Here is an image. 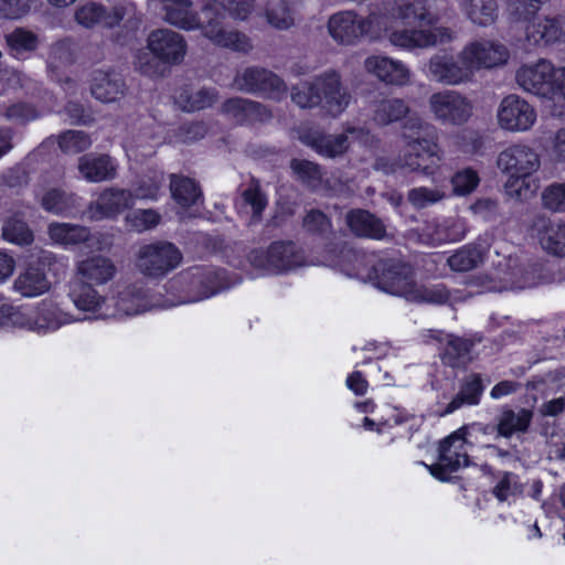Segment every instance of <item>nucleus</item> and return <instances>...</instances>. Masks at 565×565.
Wrapping results in <instances>:
<instances>
[{
	"instance_id": "1",
	"label": "nucleus",
	"mask_w": 565,
	"mask_h": 565,
	"mask_svg": "<svg viewBox=\"0 0 565 565\" xmlns=\"http://www.w3.org/2000/svg\"><path fill=\"white\" fill-rule=\"evenodd\" d=\"M439 20V0H394L385 13L371 12L365 18L352 10L337 12L328 20V32L341 45L385 38L391 45L412 51L455 40L450 28L436 25Z\"/></svg>"
},
{
	"instance_id": "2",
	"label": "nucleus",
	"mask_w": 565,
	"mask_h": 565,
	"mask_svg": "<svg viewBox=\"0 0 565 565\" xmlns=\"http://www.w3.org/2000/svg\"><path fill=\"white\" fill-rule=\"evenodd\" d=\"M354 275L369 280L380 290L403 297L412 302L444 303L450 299L449 292L440 285H423L413 278L411 266L394 259L376 260L374 255L356 256Z\"/></svg>"
},
{
	"instance_id": "3",
	"label": "nucleus",
	"mask_w": 565,
	"mask_h": 565,
	"mask_svg": "<svg viewBox=\"0 0 565 565\" xmlns=\"http://www.w3.org/2000/svg\"><path fill=\"white\" fill-rule=\"evenodd\" d=\"M255 12V0H204L205 38L214 45L236 52H249L250 39L243 32L223 26L226 17L236 22L247 21Z\"/></svg>"
},
{
	"instance_id": "4",
	"label": "nucleus",
	"mask_w": 565,
	"mask_h": 565,
	"mask_svg": "<svg viewBox=\"0 0 565 565\" xmlns=\"http://www.w3.org/2000/svg\"><path fill=\"white\" fill-rule=\"evenodd\" d=\"M351 94L343 86L341 76L335 71H327L311 82H303L292 87L291 100L301 108L321 106L332 116H340L351 103Z\"/></svg>"
},
{
	"instance_id": "5",
	"label": "nucleus",
	"mask_w": 565,
	"mask_h": 565,
	"mask_svg": "<svg viewBox=\"0 0 565 565\" xmlns=\"http://www.w3.org/2000/svg\"><path fill=\"white\" fill-rule=\"evenodd\" d=\"M433 126L418 116H411L403 125L402 137L406 151L398 157L396 167L411 172L434 175L440 167V150L430 139L422 138Z\"/></svg>"
},
{
	"instance_id": "6",
	"label": "nucleus",
	"mask_w": 565,
	"mask_h": 565,
	"mask_svg": "<svg viewBox=\"0 0 565 565\" xmlns=\"http://www.w3.org/2000/svg\"><path fill=\"white\" fill-rule=\"evenodd\" d=\"M518 86L547 100H565V66L555 67L545 58L522 64L515 72Z\"/></svg>"
},
{
	"instance_id": "7",
	"label": "nucleus",
	"mask_w": 565,
	"mask_h": 565,
	"mask_svg": "<svg viewBox=\"0 0 565 565\" xmlns=\"http://www.w3.org/2000/svg\"><path fill=\"white\" fill-rule=\"evenodd\" d=\"M297 137L300 142L326 158L342 156L349 149L351 141L369 145L372 140L370 132L363 128H348L343 134L323 135L317 129L303 126L297 130Z\"/></svg>"
},
{
	"instance_id": "8",
	"label": "nucleus",
	"mask_w": 565,
	"mask_h": 565,
	"mask_svg": "<svg viewBox=\"0 0 565 565\" xmlns=\"http://www.w3.org/2000/svg\"><path fill=\"white\" fill-rule=\"evenodd\" d=\"M427 107L431 117L443 125L462 126L473 115L472 102L452 89L433 93L428 97Z\"/></svg>"
},
{
	"instance_id": "9",
	"label": "nucleus",
	"mask_w": 565,
	"mask_h": 565,
	"mask_svg": "<svg viewBox=\"0 0 565 565\" xmlns=\"http://www.w3.org/2000/svg\"><path fill=\"white\" fill-rule=\"evenodd\" d=\"M466 428H459L439 445L438 461L435 465H425L430 475L440 480H449L452 472L469 465L468 443Z\"/></svg>"
},
{
	"instance_id": "10",
	"label": "nucleus",
	"mask_w": 565,
	"mask_h": 565,
	"mask_svg": "<svg viewBox=\"0 0 565 565\" xmlns=\"http://www.w3.org/2000/svg\"><path fill=\"white\" fill-rule=\"evenodd\" d=\"M498 127L507 132L530 131L537 121L535 107L518 94L504 96L495 110Z\"/></svg>"
},
{
	"instance_id": "11",
	"label": "nucleus",
	"mask_w": 565,
	"mask_h": 565,
	"mask_svg": "<svg viewBox=\"0 0 565 565\" xmlns=\"http://www.w3.org/2000/svg\"><path fill=\"white\" fill-rule=\"evenodd\" d=\"M461 58L466 61L473 78L476 72L480 70H492L505 65L510 58V50L497 40L476 39L463 45Z\"/></svg>"
},
{
	"instance_id": "12",
	"label": "nucleus",
	"mask_w": 565,
	"mask_h": 565,
	"mask_svg": "<svg viewBox=\"0 0 565 565\" xmlns=\"http://www.w3.org/2000/svg\"><path fill=\"white\" fill-rule=\"evenodd\" d=\"M424 73L429 81L445 86H459L473 79L466 61L461 58V50L456 56L448 53L431 55Z\"/></svg>"
},
{
	"instance_id": "13",
	"label": "nucleus",
	"mask_w": 565,
	"mask_h": 565,
	"mask_svg": "<svg viewBox=\"0 0 565 565\" xmlns=\"http://www.w3.org/2000/svg\"><path fill=\"white\" fill-rule=\"evenodd\" d=\"M181 262V253L170 243H154L140 248L137 266L141 273L151 277L166 275Z\"/></svg>"
},
{
	"instance_id": "14",
	"label": "nucleus",
	"mask_w": 565,
	"mask_h": 565,
	"mask_svg": "<svg viewBox=\"0 0 565 565\" xmlns=\"http://www.w3.org/2000/svg\"><path fill=\"white\" fill-rule=\"evenodd\" d=\"M364 71L388 86L405 87L413 83V72L403 61L373 54L363 62Z\"/></svg>"
},
{
	"instance_id": "15",
	"label": "nucleus",
	"mask_w": 565,
	"mask_h": 565,
	"mask_svg": "<svg viewBox=\"0 0 565 565\" xmlns=\"http://www.w3.org/2000/svg\"><path fill=\"white\" fill-rule=\"evenodd\" d=\"M147 290L137 284L125 286L109 296V318H126L145 313L154 308Z\"/></svg>"
},
{
	"instance_id": "16",
	"label": "nucleus",
	"mask_w": 565,
	"mask_h": 565,
	"mask_svg": "<svg viewBox=\"0 0 565 565\" xmlns=\"http://www.w3.org/2000/svg\"><path fill=\"white\" fill-rule=\"evenodd\" d=\"M134 206L131 189L109 186L100 191L89 204L87 215L89 220H115L125 210Z\"/></svg>"
},
{
	"instance_id": "17",
	"label": "nucleus",
	"mask_w": 565,
	"mask_h": 565,
	"mask_svg": "<svg viewBox=\"0 0 565 565\" xmlns=\"http://www.w3.org/2000/svg\"><path fill=\"white\" fill-rule=\"evenodd\" d=\"M497 167L504 174H534L541 167V159L534 148L518 142L498 154Z\"/></svg>"
},
{
	"instance_id": "18",
	"label": "nucleus",
	"mask_w": 565,
	"mask_h": 565,
	"mask_svg": "<svg viewBox=\"0 0 565 565\" xmlns=\"http://www.w3.org/2000/svg\"><path fill=\"white\" fill-rule=\"evenodd\" d=\"M250 262L256 267L271 273H284L300 266L302 257L295 244L277 242L273 243L266 252H253Z\"/></svg>"
},
{
	"instance_id": "19",
	"label": "nucleus",
	"mask_w": 565,
	"mask_h": 565,
	"mask_svg": "<svg viewBox=\"0 0 565 565\" xmlns=\"http://www.w3.org/2000/svg\"><path fill=\"white\" fill-rule=\"evenodd\" d=\"M234 86L239 90L259 92L273 99H280L287 89L277 75L263 68H246L238 73Z\"/></svg>"
},
{
	"instance_id": "20",
	"label": "nucleus",
	"mask_w": 565,
	"mask_h": 565,
	"mask_svg": "<svg viewBox=\"0 0 565 565\" xmlns=\"http://www.w3.org/2000/svg\"><path fill=\"white\" fill-rule=\"evenodd\" d=\"M79 280L70 285L68 296L75 308L95 319H109V297H104L95 287Z\"/></svg>"
},
{
	"instance_id": "21",
	"label": "nucleus",
	"mask_w": 565,
	"mask_h": 565,
	"mask_svg": "<svg viewBox=\"0 0 565 565\" xmlns=\"http://www.w3.org/2000/svg\"><path fill=\"white\" fill-rule=\"evenodd\" d=\"M468 227L461 217L427 221L419 233V241L427 245L456 243L465 238Z\"/></svg>"
},
{
	"instance_id": "22",
	"label": "nucleus",
	"mask_w": 565,
	"mask_h": 565,
	"mask_svg": "<svg viewBox=\"0 0 565 565\" xmlns=\"http://www.w3.org/2000/svg\"><path fill=\"white\" fill-rule=\"evenodd\" d=\"M162 10L168 23L186 31L201 30L205 36L206 23L202 7L196 11L191 0H163Z\"/></svg>"
},
{
	"instance_id": "23",
	"label": "nucleus",
	"mask_w": 565,
	"mask_h": 565,
	"mask_svg": "<svg viewBox=\"0 0 565 565\" xmlns=\"http://www.w3.org/2000/svg\"><path fill=\"white\" fill-rule=\"evenodd\" d=\"M89 89L92 96L104 104L118 103L127 93L124 78L113 70L94 71L90 76Z\"/></svg>"
},
{
	"instance_id": "24",
	"label": "nucleus",
	"mask_w": 565,
	"mask_h": 565,
	"mask_svg": "<svg viewBox=\"0 0 565 565\" xmlns=\"http://www.w3.org/2000/svg\"><path fill=\"white\" fill-rule=\"evenodd\" d=\"M75 273V280L103 286L115 278L117 267L113 259L107 256L90 255L76 262Z\"/></svg>"
},
{
	"instance_id": "25",
	"label": "nucleus",
	"mask_w": 565,
	"mask_h": 565,
	"mask_svg": "<svg viewBox=\"0 0 565 565\" xmlns=\"http://www.w3.org/2000/svg\"><path fill=\"white\" fill-rule=\"evenodd\" d=\"M148 47L153 55L167 63H177L185 54L183 36L168 29L153 31L148 38Z\"/></svg>"
},
{
	"instance_id": "26",
	"label": "nucleus",
	"mask_w": 565,
	"mask_h": 565,
	"mask_svg": "<svg viewBox=\"0 0 565 565\" xmlns=\"http://www.w3.org/2000/svg\"><path fill=\"white\" fill-rule=\"evenodd\" d=\"M77 170L85 181L99 183L117 177L118 162L108 154L90 152L78 158Z\"/></svg>"
},
{
	"instance_id": "27",
	"label": "nucleus",
	"mask_w": 565,
	"mask_h": 565,
	"mask_svg": "<svg viewBox=\"0 0 565 565\" xmlns=\"http://www.w3.org/2000/svg\"><path fill=\"white\" fill-rule=\"evenodd\" d=\"M124 15L125 9L121 7L107 10L98 2L86 1L76 9L74 18L79 25L90 29L98 24L113 28L119 24Z\"/></svg>"
},
{
	"instance_id": "28",
	"label": "nucleus",
	"mask_w": 565,
	"mask_h": 565,
	"mask_svg": "<svg viewBox=\"0 0 565 565\" xmlns=\"http://www.w3.org/2000/svg\"><path fill=\"white\" fill-rule=\"evenodd\" d=\"M532 227L544 250L555 256L565 257L564 222L561 220H551L545 216H537Z\"/></svg>"
},
{
	"instance_id": "29",
	"label": "nucleus",
	"mask_w": 565,
	"mask_h": 565,
	"mask_svg": "<svg viewBox=\"0 0 565 565\" xmlns=\"http://www.w3.org/2000/svg\"><path fill=\"white\" fill-rule=\"evenodd\" d=\"M77 321L70 312L64 311L51 301H43L35 317H29V330L46 334L58 330L65 324Z\"/></svg>"
},
{
	"instance_id": "30",
	"label": "nucleus",
	"mask_w": 565,
	"mask_h": 565,
	"mask_svg": "<svg viewBox=\"0 0 565 565\" xmlns=\"http://www.w3.org/2000/svg\"><path fill=\"white\" fill-rule=\"evenodd\" d=\"M12 289L24 298H35L51 289V281L40 267L29 266L13 281Z\"/></svg>"
},
{
	"instance_id": "31",
	"label": "nucleus",
	"mask_w": 565,
	"mask_h": 565,
	"mask_svg": "<svg viewBox=\"0 0 565 565\" xmlns=\"http://www.w3.org/2000/svg\"><path fill=\"white\" fill-rule=\"evenodd\" d=\"M526 40L533 45L550 44L564 41L558 19L534 18L526 26Z\"/></svg>"
},
{
	"instance_id": "32",
	"label": "nucleus",
	"mask_w": 565,
	"mask_h": 565,
	"mask_svg": "<svg viewBox=\"0 0 565 565\" xmlns=\"http://www.w3.org/2000/svg\"><path fill=\"white\" fill-rule=\"evenodd\" d=\"M50 239L66 249L88 243L92 238L87 227L70 223H51L47 228Z\"/></svg>"
},
{
	"instance_id": "33",
	"label": "nucleus",
	"mask_w": 565,
	"mask_h": 565,
	"mask_svg": "<svg viewBox=\"0 0 565 565\" xmlns=\"http://www.w3.org/2000/svg\"><path fill=\"white\" fill-rule=\"evenodd\" d=\"M223 113L236 122L265 120L269 117L267 109L257 103L232 98L223 105Z\"/></svg>"
},
{
	"instance_id": "34",
	"label": "nucleus",
	"mask_w": 565,
	"mask_h": 565,
	"mask_svg": "<svg viewBox=\"0 0 565 565\" xmlns=\"http://www.w3.org/2000/svg\"><path fill=\"white\" fill-rule=\"evenodd\" d=\"M347 223L351 231L359 236L373 239H382L385 237V227L382 222L366 211H351L347 215Z\"/></svg>"
},
{
	"instance_id": "35",
	"label": "nucleus",
	"mask_w": 565,
	"mask_h": 565,
	"mask_svg": "<svg viewBox=\"0 0 565 565\" xmlns=\"http://www.w3.org/2000/svg\"><path fill=\"white\" fill-rule=\"evenodd\" d=\"M170 192L173 201L181 210L195 206L201 200V190L194 180L171 175Z\"/></svg>"
},
{
	"instance_id": "36",
	"label": "nucleus",
	"mask_w": 565,
	"mask_h": 565,
	"mask_svg": "<svg viewBox=\"0 0 565 565\" xmlns=\"http://www.w3.org/2000/svg\"><path fill=\"white\" fill-rule=\"evenodd\" d=\"M532 418L533 412L530 409H505L501 413L498 419V435L504 438H509L514 434H523L527 430Z\"/></svg>"
},
{
	"instance_id": "37",
	"label": "nucleus",
	"mask_w": 565,
	"mask_h": 565,
	"mask_svg": "<svg viewBox=\"0 0 565 565\" xmlns=\"http://www.w3.org/2000/svg\"><path fill=\"white\" fill-rule=\"evenodd\" d=\"M216 99L212 89L183 87L174 96L175 104L184 111H196L211 106Z\"/></svg>"
},
{
	"instance_id": "38",
	"label": "nucleus",
	"mask_w": 565,
	"mask_h": 565,
	"mask_svg": "<svg viewBox=\"0 0 565 565\" xmlns=\"http://www.w3.org/2000/svg\"><path fill=\"white\" fill-rule=\"evenodd\" d=\"M459 6L475 24L487 26L498 17L495 0H459Z\"/></svg>"
},
{
	"instance_id": "39",
	"label": "nucleus",
	"mask_w": 565,
	"mask_h": 565,
	"mask_svg": "<svg viewBox=\"0 0 565 565\" xmlns=\"http://www.w3.org/2000/svg\"><path fill=\"white\" fill-rule=\"evenodd\" d=\"M409 113V106L401 98L381 100L373 110L376 125L387 126L404 118Z\"/></svg>"
},
{
	"instance_id": "40",
	"label": "nucleus",
	"mask_w": 565,
	"mask_h": 565,
	"mask_svg": "<svg viewBox=\"0 0 565 565\" xmlns=\"http://www.w3.org/2000/svg\"><path fill=\"white\" fill-rule=\"evenodd\" d=\"M433 337L440 344L445 343L443 359L445 363L457 366L460 364V360L465 359L470 350V342L455 337L452 334H446L443 331H433Z\"/></svg>"
},
{
	"instance_id": "41",
	"label": "nucleus",
	"mask_w": 565,
	"mask_h": 565,
	"mask_svg": "<svg viewBox=\"0 0 565 565\" xmlns=\"http://www.w3.org/2000/svg\"><path fill=\"white\" fill-rule=\"evenodd\" d=\"M2 237L8 243L26 246L33 239V232L19 214L8 216L2 225Z\"/></svg>"
},
{
	"instance_id": "42",
	"label": "nucleus",
	"mask_w": 565,
	"mask_h": 565,
	"mask_svg": "<svg viewBox=\"0 0 565 565\" xmlns=\"http://www.w3.org/2000/svg\"><path fill=\"white\" fill-rule=\"evenodd\" d=\"M508 179L504 183V193L516 201H527L533 198L539 188L537 183L532 179L533 174H507Z\"/></svg>"
},
{
	"instance_id": "43",
	"label": "nucleus",
	"mask_w": 565,
	"mask_h": 565,
	"mask_svg": "<svg viewBox=\"0 0 565 565\" xmlns=\"http://www.w3.org/2000/svg\"><path fill=\"white\" fill-rule=\"evenodd\" d=\"M482 391L480 377L478 375L469 376L462 384L457 396L447 405L445 414H451L462 405H477Z\"/></svg>"
},
{
	"instance_id": "44",
	"label": "nucleus",
	"mask_w": 565,
	"mask_h": 565,
	"mask_svg": "<svg viewBox=\"0 0 565 565\" xmlns=\"http://www.w3.org/2000/svg\"><path fill=\"white\" fill-rule=\"evenodd\" d=\"M447 262L452 270H471L483 262V250L472 245H466L454 253Z\"/></svg>"
},
{
	"instance_id": "45",
	"label": "nucleus",
	"mask_w": 565,
	"mask_h": 565,
	"mask_svg": "<svg viewBox=\"0 0 565 565\" xmlns=\"http://www.w3.org/2000/svg\"><path fill=\"white\" fill-rule=\"evenodd\" d=\"M75 55V44L71 40H62L54 43L47 55V70L53 75L63 67L70 65Z\"/></svg>"
},
{
	"instance_id": "46",
	"label": "nucleus",
	"mask_w": 565,
	"mask_h": 565,
	"mask_svg": "<svg viewBox=\"0 0 565 565\" xmlns=\"http://www.w3.org/2000/svg\"><path fill=\"white\" fill-rule=\"evenodd\" d=\"M164 178L161 172H153L143 177L136 188L131 190L134 195V205L138 201H157L160 196Z\"/></svg>"
},
{
	"instance_id": "47",
	"label": "nucleus",
	"mask_w": 565,
	"mask_h": 565,
	"mask_svg": "<svg viewBox=\"0 0 565 565\" xmlns=\"http://www.w3.org/2000/svg\"><path fill=\"white\" fill-rule=\"evenodd\" d=\"M447 196L443 186H417L409 190L407 200L415 209H426L444 201Z\"/></svg>"
},
{
	"instance_id": "48",
	"label": "nucleus",
	"mask_w": 565,
	"mask_h": 565,
	"mask_svg": "<svg viewBox=\"0 0 565 565\" xmlns=\"http://www.w3.org/2000/svg\"><path fill=\"white\" fill-rule=\"evenodd\" d=\"M264 14L267 23L277 30H287L294 24L285 0H268Z\"/></svg>"
},
{
	"instance_id": "49",
	"label": "nucleus",
	"mask_w": 565,
	"mask_h": 565,
	"mask_svg": "<svg viewBox=\"0 0 565 565\" xmlns=\"http://www.w3.org/2000/svg\"><path fill=\"white\" fill-rule=\"evenodd\" d=\"M161 220V215L153 209H140L125 216L127 227L138 233L154 228Z\"/></svg>"
},
{
	"instance_id": "50",
	"label": "nucleus",
	"mask_w": 565,
	"mask_h": 565,
	"mask_svg": "<svg viewBox=\"0 0 565 565\" xmlns=\"http://www.w3.org/2000/svg\"><path fill=\"white\" fill-rule=\"evenodd\" d=\"M76 204V198L73 194L52 189L47 191L42 198V206L45 211L62 214L72 210Z\"/></svg>"
},
{
	"instance_id": "51",
	"label": "nucleus",
	"mask_w": 565,
	"mask_h": 565,
	"mask_svg": "<svg viewBox=\"0 0 565 565\" xmlns=\"http://www.w3.org/2000/svg\"><path fill=\"white\" fill-rule=\"evenodd\" d=\"M57 143L64 153H78L87 150L93 141L84 131L67 130L57 137Z\"/></svg>"
},
{
	"instance_id": "52",
	"label": "nucleus",
	"mask_w": 565,
	"mask_h": 565,
	"mask_svg": "<svg viewBox=\"0 0 565 565\" xmlns=\"http://www.w3.org/2000/svg\"><path fill=\"white\" fill-rule=\"evenodd\" d=\"M452 192L455 195L465 196L473 192L480 183L478 172L471 168L457 171L451 177Z\"/></svg>"
},
{
	"instance_id": "53",
	"label": "nucleus",
	"mask_w": 565,
	"mask_h": 565,
	"mask_svg": "<svg viewBox=\"0 0 565 565\" xmlns=\"http://www.w3.org/2000/svg\"><path fill=\"white\" fill-rule=\"evenodd\" d=\"M8 46L13 54L20 55L36 49L39 41L38 36L31 31L24 29H15L13 32L6 36Z\"/></svg>"
},
{
	"instance_id": "54",
	"label": "nucleus",
	"mask_w": 565,
	"mask_h": 565,
	"mask_svg": "<svg viewBox=\"0 0 565 565\" xmlns=\"http://www.w3.org/2000/svg\"><path fill=\"white\" fill-rule=\"evenodd\" d=\"M0 329L6 331L29 330V316L17 307L3 305L0 307Z\"/></svg>"
},
{
	"instance_id": "55",
	"label": "nucleus",
	"mask_w": 565,
	"mask_h": 565,
	"mask_svg": "<svg viewBox=\"0 0 565 565\" xmlns=\"http://www.w3.org/2000/svg\"><path fill=\"white\" fill-rule=\"evenodd\" d=\"M543 205L554 212L565 211V183H553L542 193Z\"/></svg>"
},
{
	"instance_id": "56",
	"label": "nucleus",
	"mask_w": 565,
	"mask_h": 565,
	"mask_svg": "<svg viewBox=\"0 0 565 565\" xmlns=\"http://www.w3.org/2000/svg\"><path fill=\"white\" fill-rule=\"evenodd\" d=\"M291 169L303 182L311 186H316L320 180V171L317 164L307 161L295 159L291 161Z\"/></svg>"
},
{
	"instance_id": "57",
	"label": "nucleus",
	"mask_w": 565,
	"mask_h": 565,
	"mask_svg": "<svg viewBox=\"0 0 565 565\" xmlns=\"http://www.w3.org/2000/svg\"><path fill=\"white\" fill-rule=\"evenodd\" d=\"M519 491L518 478L515 475L504 472L493 488V494L499 501H507Z\"/></svg>"
},
{
	"instance_id": "58",
	"label": "nucleus",
	"mask_w": 565,
	"mask_h": 565,
	"mask_svg": "<svg viewBox=\"0 0 565 565\" xmlns=\"http://www.w3.org/2000/svg\"><path fill=\"white\" fill-rule=\"evenodd\" d=\"M6 117L18 124H25L39 117L38 110L24 103H17L8 107Z\"/></svg>"
},
{
	"instance_id": "59",
	"label": "nucleus",
	"mask_w": 565,
	"mask_h": 565,
	"mask_svg": "<svg viewBox=\"0 0 565 565\" xmlns=\"http://www.w3.org/2000/svg\"><path fill=\"white\" fill-rule=\"evenodd\" d=\"M242 198L243 202L250 207L254 217H258L267 205V200L257 184H252L246 189Z\"/></svg>"
},
{
	"instance_id": "60",
	"label": "nucleus",
	"mask_w": 565,
	"mask_h": 565,
	"mask_svg": "<svg viewBox=\"0 0 565 565\" xmlns=\"http://www.w3.org/2000/svg\"><path fill=\"white\" fill-rule=\"evenodd\" d=\"M28 11L23 0H2L0 2V13L7 19H18Z\"/></svg>"
},
{
	"instance_id": "61",
	"label": "nucleus",
	"mask_w": 565,
	"mask_h": 565,
	"mask_svg": "<svg viewBox=\"0 0 565 565\" xmlns=\"http://www.w3.org/2000/svg\"><path fill=\"white\" fill-rule=\"evenodd\" d=\"M409 417V414L401 409L398 407L394 406H387L384 409V415L382 416L381 420L379 422V425L381 426H387L392 427L394 425H401L404 422H406Z\"/></svg>"
},
{
	"instance_id": "62",
	"label": "nucleus",
	"mask_w": 565,
	"mask_h": 565,
	"mask_svg": "<svg viewBox=\"0 0 565 565\" xmlns=\"http://www.w3.org/2000/svg\"><path fill=\"white\" fill-rule=\"evenodd\" d=\"M303 225L310 232H324L329 228L330 222L320 211H310L303 220Z\"/></svg>"
},
{
	"instance_id": "63",
	"label": "nucleus",
	"mask_w": 565,
	"mask_h": 565,
	"mask_svg": "<svg viewBox=\"0 0 565 565\" xmlns=\"http://www.w3.org/2000/svg\"><path fill=\"white\" fill-rule=\"evenodd\" d=\"M551 157L557 163H565V127L558 129L553 137Z\"/></svg>"
},
{
	"instance_id": "64",
	"label": "nucleus",
	"mask_w": 565,
	"mask_h": 565,
	"mask_svg": "<svg viewBox=\"0 0 565 565\" xmlns=\"http://www.w3.org/2000/svg\"><path fill=\"white\" fill-rule=\"evenodd\" d=\"M198 282L203 284L205 286V289L200 296L191 299L190 301H199L202 299L210 298V297L214 296L215 294H217L221 288L218 286V284L216 282V276L211 273H209L204 277L200 276L198 279Z\"/></svg>"
}]
</instances>
